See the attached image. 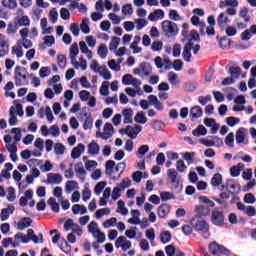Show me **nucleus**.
I'll list each match as a JSON object with an SVG mask.
<instances>
[{
	"mask_svg": "<svg viewBox=\"0 0 256 256\" xmlns=\"http://www.w3.org/2000/svg\"><path fill=\"white\" fill-rule=\"evenodd\" d=\"M79 47H80L81 53H84L87 59H93V52L89 50V47H87V44L85 43V41H80Z\"/></svg>",
	"mask_w": 256,
	"mask_h": 256,
	"instance_id": "nucleus-30",
	"label": "nucleus"
},
{
	"mask_svg": "<svg viewBox=\"0 0 256 256\" xmlns=\"http://www.w3.org/2000/svg\"><path fill=\"white\" fill-rule=\"evenodd\" d=\"M31 199H33V192H32V190H27L24 193V196H22L19 200L20 207H27V205L29 204V201H31Z\"/></svg>",
	"mask_w": 256,
	"mask_h": 256,
	"instance_id": "nucleus-20",
	"label": "nucleus"
},
{
	"mask_svg": "<svg viewBox=\"0 0 256 256\" xmlns=\"http://www.w3.org/2000/svg\"><path fill=\"white\" fill-rule=\"evenodd\" d=\"M2 245L5 249H7L9 245H12V247H19V243L13 242V238H4L2 240Z\"/></svg>",
	"mask_w": 256,
	"mask_h": 256,
	"instance_id": "nucleus-59",
	"label": "nucleus"
},
{
	"mask_svg": "<svg viewBox=\"0 0 256 256\" xmlns=\"http://www.w3.org/2000/svg\"><path fill=\"white\" fill-rule=\"evenodd\" d=\"M63 181V176L58 173H49L47 176L46 183L50 185H60Z\"/></svg>",
	"mask_w": 256,
	"mask_h": 256,
	"instance_id": "nucleus-13",
	"label": "nucleus"
},
{
	"mask_svg": "<svg viewBox=\"0 0 256 256\" xmlns=\"http://www.w3.org/2000/svg\"><path fill=\"white\" fill-rule=\"evenodd\" d=\"M160 199L163 202L171 201V199H175V194L167 191L160 192Z\"/></svg>",
	"mask_w": 256,
	"mask_h": 256,
	"instance_id": "nucleus-50",
	"label": "nucleus"
},
{
	"mask_svg": "<svg viewBox=\"0 0 256 256\" xmlns=\"http://www.w3.org/2000/svg\"><path fill=\"white\" fill-rule=\"evenodd\" d=\"M139 43H141V37L135 36L133 42L130 45V49L133 50L134 54H138L143 51V49L139 47Z\"/></svg>",
	"mask_w": 256,
	"mask_h": 256,
	"instance_id": "nucleus-29",
	"label": "nucleus"
},
{
	"mask_svg": "<svg viewBox=\"0 0 256 256\" xmlns=\"http://www.w3.org/2000/svg\"><path fill=\"white\" fill-rule=\"evenodd\" d=\"M17 23L20 27H29L31 25V19H29V16H21L17 19Z\"/></svg>",
	"mask_w": 256,
	"mask_h": 256,
	"instance_id": "nucleus-45",
	"label": "nucleus"
},
{
	"mask_svg": "<svg viewBox=\"0 0 256 256\" xmlns=\"http://www.w3.org/2000/svg\"><path fill=\"white\" fill-rule=\"evenodd\" d=\"M54 153L56 155H65V145L61 143H56L54 145Z\"/></svg>",
	"mask_w": 256,
	"mask_h": 256,
	"instance_id": "nucleus-58",
	"label": "nucleus"
},
{
	"mask_svg": "<svg viewBox=\"0 0 256 256\" xmlns=\"http://www.w3.org/2000/svg\"><path fill=\"white\" fill-rule=\"evenodd\" d=\"M190 117L192 119H199V117H203V109L200 106H194L190 109Z\"/></svg>",
	"mask_w": 256,
	"mask_h": 256,
	"instance_id": "nucleus-32",
	"label": "nucleus"
},
{
	"mask_svg": "<svg viewBox=\"0 0 256 256\" xmlns=\"http://www.w3.org/2000/svg\"><path fill=\"white\" fill-rule=\"evenodd\" d=\"M195 155V152H185L182 157L187 162L188 165H191L193 164Z\"/></svg>",
	"mask_w": 256,
	"mask_h": 256,
	"instance_id": "nucleus-53",
	"label": "nucleus"
},
{
	"mask_svg": "<svg viewBox=\"0 0 256 256\" xmlns=\"http://www.w3.org/2000/svg\"><path fill=\"white\" fill-rule=\"evenodd\" d=\"M219 45L221 49H229L231 47V40L227 39V37H222L219 40Z\"/></svg>",
	"mask_w": 256,
	"mask_h": 256,
	"instance_id": "nucleus-57",
	"label": "nucleus"
},
{
	"mask_svg": "<svg viewBox=\"0 0 256 256\" xmlns=\"http://www.w3.org/2000/svg\"><path fill=\"white\" fill-rule=\"evenodd\" d=\"M107 53H109V49L106 44H100L98 47V55L101 59H105L107 57Z\"/></svg>",
	"mask_w": 256,
	"mask_h": 256,
	"instance_id": "nucleus-46",
	"label": "nucleus"
},
{
	"mask_svg": "<svg viewBox=\"0 0 256 256\" xmlns=\"http://www.w3.org/2000/svg\"><path fill=\"white\" fill-rule=\"evenodd\" d=\"M98 73L106 81L111 80L112 77H113V75H111V71H109V69H107V66H105V65L104 66H100V71Z\"/></svg>",
	"mask_w": 256,
	"mask_h": 256,
	"instance_id": "nucleus-37",
	"label": "nucleus"
},
{
	"mask_svg": "<svg viewBox=\"0 0 256 256\" xmlns=\"http://www.w3.org/2000/svg\"><path fill=\"white\" fill-rule=\"evenodd\" d=\"M115 161L113 160H108L105 163V170H106V175H113L115 173Z\"/></svg>",
	"mask_w": 256,
	"mask_h": 256,
	"instance_id": "nucleus-44",
	"label": "nucleus"
},
{
	"mask_svg": "<svg viewBox=\"0 0 256 256\" xmlns=\"http://www.w3.org/2000/svg\"><path fill=\"white\" fill-rule=\"evenodd\" d=\"M31 223H33V220L29 217H24L17 223V229L18 231H25L27 227H31Z\"/></svg>",
	"mask_w": 256,
	"mask_h": 256,
	"instance_id": "nucleus-21",
	"label": "nucleus"
},
{
	"mask_svg": "<svg viewBox=\"0 0 256 256\" xmlns=\"http://www.w3.org/2000/svg\"><path fill=\"white\" fill-rule=\"evenodd\" d=\"M197 217H207L211 214V208L209 206L198 205L195 207Z\"/></svg>",
	"mask_w": 256,
	"mask_h": 256,
	"instance_id": "nucleus-16",
	"label": "nucleus"
},
{
	"mask_svg": "<svg viewBox=\"0 0 256 256\" xmlns=\"http://www.w3.org/2000/svg\"><path fill=\"white\" fill-rule=\"evenodd\" d=\"M169 213H171V206H169V204H161L158 207V217H160V219H165Z\"/></svg>",
	"mask_w": 256,
	"mask_h": 256,
	"instance_id": "nucleus-22",
	"label": "nucleus"
},
{
	"mask_svg": "<svg viewBox=\"0 0 256 256\" xmlns=\"http://www.w3.org/2000/svg\"><path fill=\"white\" fill-rule=\"evenodd\" d=\"M236 207L239 211H243L248 217H255L256 209L255 206H246L245 204L238 202Z\"/></svg>",
	"mask_w": 256,
	"mask_h": 256,
	"instance_id": "nucleus-11",
	"label": "nucleus"
},
{
	"mask_svg": "<svg viewBox=\"0 0 256 256\" xmlns=\"http://www.w3.org/2000/svg\"><path fill=\"white\" fill-rule=\"evenodd\" d=\"M94 239L98 241V243H103L105 241V232H101V230L94 232L92 234Z\"/></svg>",
	"mask_w": 256,
	"mask_h": 256,
	"instance_id": "nucleus-62",
	"label": "nucleus"
},
{
	"mask_svg": "<svg viewBox=\"0 0 256 256\" xmlns=\"http://www.w3.org/2000/svg\"><path fill=\"white\" fill-rule=\"evenodd\" d=\"M96 137H100V139H103L104 141H107V139H111V137H113V124L106 123L104 125L103 132H97Z\"/></svg>",
	"mask_w": 256,
	"mask_h": 256,
	"instance_id": "nucleus-8",
	"label": "nucleus"
},
{
	"mask_svg": "<svg viewBox=\"0 0 256 256\" xmlns=\"http://www.w3.org/2000/svg\"><path fill=\"white\" fill-rule=\"evenodd\" d=\"M80 29L84 35H89L91 33V28H89V18H83L80 24Z\"/></svg>",
	"mask_w": 256,
	"mask_h": 256,
	"instance_id": "nucleus-40",
	"label": "nucleus"
},
{
	"mask_svg": "<svg viewBox=\"0 0 256 256\" xmlns=\"http://www.w3.org/2000/svg\"><path fill=\"white\" fill-rule=\"evenodd\" d=\"M19 26L17 24L9 23L6 29L8 35H15Z\"/></svg>",
	"mask_w": 256,
	"mask_h": 256,
	"instance_id": "nucleus-60",
	"label": "nucleus"
},
{
	"mask_svg": "<svg viewBox=\"0 0 256 256\" xmlns=\"http://www.w3.org/2000/svg\"><path fill=\"white\" fill-rule=\"evenodd\" d=\"M195 231L201 233L204 239H209V224L205 220L192 221Z\"/></svg>",
	"mask_w": 256,
	"mask_h": 256,
	"instance_id": "nucleus-3",
	"label": "nucleus"
},
{
	"mask_svg": "<svg viewBox=\"0 0 256 256\" xmlns=\"http://www.w3.org/2000/svg\"><path fill=\"white\" fill-rule=\"evenodd\" d=\"M118 207L116 213H120V215H129V209L125 207V202L123 200H119L117 203Z\"/></svg>",
	"mask_w": 256,
	"mask_h": 256,
	"instance_id": "nucleus-39",
	"label": "nucleus"
},
{
	"mask_svg": "<svg viewBox=\"0 0 256 256\" xmlns=\"http://www.w3.org/2000/svg\"><path fill=\"white\" fill-rule=\"evenodd\" d=\"M12 55H16V57L18 59H21V57H23V46L20 44L13 46L12 47Z\"/></svg>",
	"mask_w": 256,
	"mask_h": 256,
	"instance_id": "nucleus-47",
	"label": "nucleus"
},
{
	"mask_svg": "<svg viewBox=\"0 0 256 256\" xmlns=\"http://www.w3.org/2000/svg\"><path fill=\"white\" fill-rule=\"evenodd\" d=\"M245 169V164L238 163L236 166H232L230 168V175L231 177H239L241 175V171Z\"/></svg>",
	"mask_w": 256,
	"mask_h": 256,
	"instance_id": "nucleus-28",
	"label": "nucleus"
},
{
	"mask_svg": "<svg viewBox=\"0 0 256 256\" xmlns=\"http://www.w3.org/2000/svg\"><path fill=\"white\" fill-rule=\"evenodd\" d=\"M81 153H85V145L82 143L78 144L76 147L72 149V159H79V157H81Z\"/></svg>",
	"mask_w": 256,
	"mask_h": 256,
	"instance_id": "nucleus-25",
	"label": "nucleus"
},
{
	"mask_svg": "<svg viewBox=\"0 0 256 256\" xmlns=\"http://www.w3.org/2000/svg\"><path fill=\"white\" fill-rule=\"evenodd\" d=\"M105 187H107V182L105 181L98 182L94 188L95 195L97 196L101 195Z\"/></svg>",
	"mask_w": 256,
	"mask_h": 256,
	"instance_id": "nucleus-48",
	"label": "nucleus"
},
{
	"mask_svg": "<svg viewBox=\"0 0 256 256\" xmlns=\"http://www.w3.org/2000/svg\"><path fill=\"white\" fill-rule=\"evenodd\" d=\"M167 175L170 179V183L174 185V189H177L179 187V180L177 179V171L175 169H168L167 170Z\"/></svg>",
	"mask_w": 256,
	"mask_h": 256,
	"instance_id": "nucleus-24",
	"label": "nucleus"
},
{
	"mask_svg": "<svg viewBox=\"0 0 256 256\" xmlns=\"http://www.w3.org/2000/svg\"><path fill=\"white\" fill-rule=\"evenodd\" d=\"M80 121H83V129L85 131L89 130V129H93V117H91V114L89 113H84L81 117H80Z\"/></svg>",
	"mask_w": 256,
	"mask_h": 256,
	"instance_id": "nucleus-15",
	"label": "nucleus"
},
{
	"mask_svg": "<svg viewBox=\"0 0 256 256\" xmlns=\"http://www.w3.org/2000/svg\"><path fill=\"white\" fill-rule=\"evenodd\" d=\"M220 9H225V7H239L238 0H221L219 4Z\"/></svg>",
	"mask_w": 256,
	"mask_h": 256,
	"instance_id": "nucleus-34",
	"label": "nucleus"
},
{
	"mask_svg": "<svg viewBox=\"0 0 256 256\" xmlns=\"http://www.w3.org/2000/svg\"><path fill=\"white\" fill-rule=\"evenodd\" d=\"M14 80L16 87L29 85V81L27 80V69L21 66H16L14 70Z\"/></svg>",
	"mask_w": 256,
	"mask_h": 256,
	"instance_id": "nucleus-1",
	"label": "nucleus"
},
{
	"mask_svg": "<svg viewBox=\"0 0 256 256\" xmlns=\"http://www.w3.org/2000/svg\"><path fill=\"white\" fill-rule=\"evenodd\" d=\"M116 224H117V218L112 217L110 219L105 220L102 225L104 229H109V227H115Z\"/></svg>",
	"mask_w": 256,
	"mask_h": 256,
	"instance_id": "nucleus-55",
	"label": "nucleus"
},
{
	"mask_svg": "<svg viewBox=\"0 0 256 256\" xmlns=\"http://www.w3.org/2000/svg\"><path fill=\"white\" fill-rule=\"evenodd\" d=\"M75 189H79V183H77V181L70 180V181L66 182L65 192L68 195H69V193H73V191H75Z\"/></svg>",
	"mask_w": 256,
	"mask_h": 256,
	"instance_id": "nucleus-31",
	"label": "nucleus"
},
{
	"mask_svg": "<svg viewBox=\"0 0 256 256\" xmlns=\"http://www.w3.org/2000/svg\"><path fill=\"white\" fill-rule=\"evenodd\" d=\"M79 55V44L73 43L70 47L69 57L71 64L76 69H79V62L77 61V56Z\"/></svg>",
	"mask_w": 256,
	"mask_h": 256,
	"instance_id": "nucleus-6",
	"label": "nucleus"
},
{
	"mask_svg": "<svg viewBox=\"0 0 256 256\" xmlns=\"http://www.w3.org/2000/svg\"><path fill=\"white\" fill-rule=\"evenodd\" d=\"M14 239H16V241H21V243H29V241H31V238H29L27 235H24L21 232H18L15 234Z\"/></svg>",
	"mask_w": 256,
	"mask_h": 256,
	"instance_id": "nucleus-54",
	"label": "nucleus"
},
{
	"mask_svg": "<svg viewBox=\"0 0 256 256\" xmlns=\"http://www.w3.org/2000/svg\"><path fill=\"white\" fill-rule=\"evenodd\" d=\"M204 125H206V127H211L212 135H215V133L219 131V124H217V122L213 118H205Z\"/></svg>",
	"mask_w": 256,
	"mask_h": 256,
	"instance_id": "nucleus-17",
	"label": "nucleus"
},
{
	"mask_svg": "<svg viewBox=\"0 0 256 256\" xmlns=\"http://www.w3.org/2000/svg\"><path fill=\"white\" fill-rule=\"evenodd\" d=\"M245 128H240L236 132V143L241 145V143L245 142Z\"/></svg>",
	"mask_w": 256,
	"mask_h": 256,
	"instance_id": "nucleus-42",
	"label": "nucleus"
},
{
	"mask_svg": "<svg viewBox=\"0 0 256 256\" xmlns=\"http://www.w3.org/2000/svg\"><path fill=\"white\" fill-rule=\"evenodd\" d=\"M72 213L74 215H85V213H87V207H85V205L74 204L72 206Z\"/></svg>",
	"mask_w": 256,
	"mask_h": 256,
	"instance_id": "nucleus-33",
	"label": "nucleus"
},
{
	"mask_svg": "<svg viewBox=\"0 0 256 256\" xmlns=\"http://www.w3.org/2000/svg\"><path fill=\"white\" fill-rule=\"evenodd\" d=\"M221 183H223V176L220 173L214 174V176L211 179L212 187H219Z\"/></svg>",
	"mask_w": 256,
	"mask_h": 256,
	"instance_id": "nucleus-43",
	"label": "nucleus"
},
{
	"mask_svg": "<svg viewBox=\"0 0 256 256\" xmlns=\"http://www.w3.org/2000/svg\"><path fill=\"white\" fill-rule=\"evenodd\" d=\"M160 240L162 243H169L171 241V232L169 231H164L160 234Z\"/></svg>",
	"mask_w": 256,
	"mask_h": 256,
	"instance_id": "nucleus-64",
	"label": "nucleus"
},
{
	"mask_svg": "<svg viewBox=\"0 0 256 256\" xmlns=\"http://www.w3.org/2000/svg\"><path fill=\"white\" fill-rule=\"evenodd\" d=\"M111 213V209L109 208H101L96 211V219H101L104 215H109Z\"/></svg>",
	"mask_w": 256,
	"mask_h": 256,
	"instance_id": "nucleus-63",
	"label": "nucleus"
},
{
	"mask_svg": "<svg viewBox=\"0 0 256 256\" xmlns=\"http://www.w3.org/2000/svg\"><path fill=\"white\" fill-rule=\"evenodd\" d=\"M133 115H134V112L132 108H126L122 110V117H124L123 123L125 125L129 123H133Z\"/></svg>",
	"mask_w": 256,
	"mask_h": 256,
	"instance_id": "nucleus-18",
	"label": "nucleus"
},
{
	"mask_svg": "<svg viewBox=\"0 0 256 256\" xmlns=\"http://www.w3.org/2000/svg\"><path fill=\"white\" fill-rule=\"evenodd\" d=\"M229 23H231V19H229V16L227 15V13L222 12L218 15L217 25L218 27H220L222 31L223 29H225V27H227V25H229Z\"/></svg>",
	"mask_w": 256,
	"mask_h": 256,
	"instance_id": "nucleus-12",
	"label": "nucleus"
},
{
	"mask_svg": "<svg viewBox=\"0 0 256 256\" xmlns=\"http://www.w3.org/2000/svg\"><path fill=\"white\" fill-rule=\"evenodd\" d=\"M147 153H149V145H141L136 152V157H138V159H143Z\"/></svg>",
	"mask_w": 256,
	"mask_h": 256,
	"instance_id": "nucleus-41",
	"label": "nucleus"
},
{
	"mask_svg": "<svg viewBox=\"0 0 256 256\" xmlns=\"http://www.w3.org/2000/svg\"><path fill=\"white\" fill-rule=\"evenodd\" d=\"M148 19L149 21H159V19H165V11L157 9L149 14Z\"/></svg>",
	"mask_w": 256,
	"mask_h": 256,
	"instance_id": "nucleus-27",
	"label": "nucleus"
},
{
	"mask_svg": "<svg viewBox=\"0 0 256 256\" xmlns=\"http://www.w3.org/2000/svg\"><path fill=\"white\" fill-rule=\"evenodd\" d=\"M2 5L7 9H17V0H2Z\"/></svg>",
	"mask_w": 256,
	"mask_h": 256,
	"instance_id": "nucleus-52",
	"label": "nucleus"
},
{
	"mask_svg": "<svg viewBox=\"0 0 256 256\" xmlns=\"http://www.w3.org/2000/svg\"><path fill=\"white\" fill-rule=\"evenodd\" d=\"M119 43H121V38L113 36L112 41L109 44V50L117 51V47H119Z\"/></svg>",
	"mask_w": 256,
	"mask_h": 256,
	"instance_id": "nucleus-49",
	"label": "nucleus"
},
{
	"mask_svg": "<svg viewBox=\"0 0 256 256\" xmlns=\"http://www.w3.org/2000/svg\"><path fill=\"white\" fill-rule=\"evenodd\" d=\"M210 253L212 255L220 256V255H230L229 249L225 248V246L221 244H217V242H212L208 247Z\"/></svg>",
	"mask_w": 256,
	"mask_h": 256,
	"instance_id": "nucleus-5",
	"label": "nucleus"
},
{
	"mask_svg": "<svg viewBox=\"0 0 256 256\" xmlns=\"http://www.w3.org/2000/svg\"><path fill=\"white\" fill-rule=\"evenodd\" d=\"M115 247L116 249H122V251H129L133 247V244H131V241L127 237L120 236L115 242Z\"/></svg>",
	"mask_w": 256,
	"mask_h": 256,
	"instance_id": "nucleus-7",
	"label": "nucleus"
},
{
	"mask_svg": "<svg viewBox=\"0 0 256 256\" xmlns=\"http://www.w3.org/2000/svg\"><path fill=\"white\" fill-rule=\"evenodd\" d=\"M238 15L245 21V23H249V21H251V16H249V8L245 6L240 8Z\"/></svg>",
	"mask_w": 256,
	"mask_h": 256,
	"instance_id": "nucleus-35",
	"label": "nucleus"
},
{
	"mask_svg": "<svg viewBox=\"0 0 256 256\" xmlns=\"http://www.w3.org/2000/svg\"><path fill=\"white\" fill-rule=\"evenodd\" d=\"M161 27L166 37H175L179 33L177 24L171 20H164Z\"/></svg>",
	"mask_w": 256,
	"mask_h": 256,
	"instance_id": "nucleus-2",
	"label": "nucleus"
},
{
	"mask_svg": "<svg viewBox=\"0 0 256 256\" xmlns=\"http://www.w3.org/2000/svg\"><path fill=\"white\" fill-rule=\"evenodd\" d=\"M135 123H139L140 125H145L147 123V116L145 115V112L139 111L134 116Z\"/></svg>",
	"mask_w": 256,
	"mask_h": 256,
	"instance_id": "nucleus-36",
	"label": "nucleus"
},
{
	"mask_svg": "<svg viewBox=\"0 0 256 256\" xmlns=\"http://www.w3.org/2000/svg\"><path fill=\"white\" fill-rule=\"evenodd\" d=\"M211 221L213 225L221 226L225 223V215L219 210L212 211Z\"/></svg>",
	"mask_w": 256,
	"mask_h": 256,
	"instance_id": "nucleus-10",
	"label": "nucleus"
},
{
	"mask_svg": "<svg viewBox=\"0 0 256 256\" xmlns=\"http://www.w3.org/2000/svg\"><path fill=\"white\" fill-rule=\"evenodd\" d=\"M75 173L80 181H85V177H87V171H85L83 163L80 162L75 165Z\"/></svg>",
	"mask_w": 256,
	"mask_h": 256,
	"instance_id": "nucleus-19",
	"label": "nucleus"
},
{
	"mask_svg": "<svg viewBox=\"0 0 256 256\" xmlns=\"http://www.w3.org/2000/svg\"><path fill=\"white\" fill-rule=\"evenodd\" d=\"M194 137H203L207 135V128L203 125H199L196 129L192 131Z\"/></svg>",
	"mask_w": 256,
	"mask_h": 256,
	"instance_id": "nucleus-38",
	"label": "nucleus"
},
{
	"mask_svg": "<svg viewBox=\"0 0 256 256\" xmlns=\"http://www.w3.org/2000/svg\"><path fill=\"white\" fill-rule=\"evenodd\" d=\"M143 131V126L135 124L134 126L128 125L126 129H120V133H125L130 139H137V135Z\"/></svg>",
	"mask_w": 256,
	"mask_h": 256,
	"instance_id": "nucleus-4",
	"label": "nucleus"
},
{
	"mask_svg": "<svg viewBox=\"0 0 256 256\" xmlns=\"http://www.w3.org/2000/svg\"><path fill=\"white\" fill-rule=\"evenodd\" d=\"M57 63L61 69H65V67H67V57H65L63 54L58 55Z\"/></svg>",
	"mask_w": 256,
	"mask_h": 256,
	"instance_id": "nucleus-56",
	"label": "nucleus"
},
{
	"mask_svg": "<svg viewBox=\"0 0 256 256\" xmlns=\"http://www.w3.org/2000/svg\"><path fill=\"white\" fill-rule=\"evenodd\" d=\"M140 69L142 71L141 77H149L153 73V67L148 62H142L140 64Z\"/></svg>",
	"mask_w": 256,
	"mask_h": 256,
	"instance_id": "nucleus-26",
	"label": "nucleus"
},
{
	"mask_svg": "<svg viewBox=\"0 0 256 256\" xmlns=\"http://www.w3.org/2000/svg\"><path fill=\"white\" fill-rule=\"evenodd\" d=\"M191 51H193V42H188L185 44L182 52V57L186 63H191Z\"/></svg>",
	"mask_w": 256,
	"mask_h": 256,
	"instance_id": "nucleus-14",
	"label": "nucleus"
},
{
	"mask_svg": "<svg viewBox=\"0 0 256 256\" xmlns=\"http://www.w3.org/2000/svg\"><path fill=\"white\" fill-rule=\"evenodd\" d=\"M5 55H9V41L5 35L0 34V58Z\"/></svg>",
	"mask_w": 256,
	"mask_h": 256,
	"instance_id": "nucleus-9",
	"label": "nucleus"
},
{
	"mask_svg": "<svg viewBox=\"0 0 256 256\" xmlns=\"http://www.w3.org/2000/svg\"><path fill=\"white\" fill-rule=\"evenodd\" d=\"M226 123L229 125V127H235L237 123H241V119L230 116L226 118Z\"/></svg>",
	"mask_w": 256,
	"mask_h": 256,
	"instance_id": "nucleus-61",
	"label": "nucleus"
},
{
	"mask_svg": "<svg viewBox=\"0 0 256 256\" xmlns=\"http://www.w3.org/2000/svg\"><path fill=\"white\" fill-rule=\"evenodd\" d=\"M48 205H50L52 211H54V213H59V203H57V200L55 198H49L48 199Z\"/></svg>",
	"mask_w": 256,
	"mask_h": 256,
	"instance_id": "nucleus-51",
	"label": "nucleus"
},
{
	"mask_svg": "<svg viewBox=\"0 0 256 256\" xmlns=\"http://www.w3.org/2000/svg\"><path fill=\"white\" fill-rule=\"evenodd\" d=\"M88 155H99L101 147L95 141H92L87 146Z\"/></svg>",
	"mask_w": 256,
	"mask_h": 256,
	"instance_id": "nucleus-23",
	"label": "nucleus"
}]
</instances>
